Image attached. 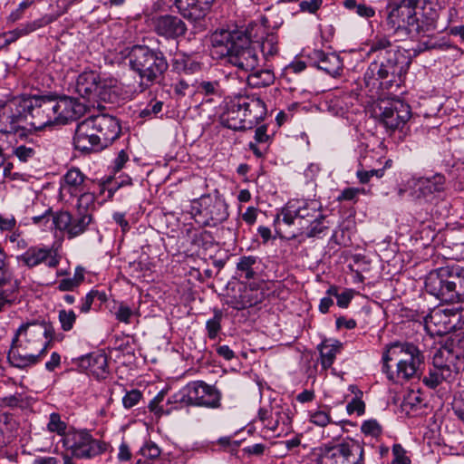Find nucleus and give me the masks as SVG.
Segmentation results:
<instances>
[{
  "label": "nucleus",
  "mask_w": 464,
  "mask_h": 464,
  "mask_svg": "<svg viewBox=\"0 0 464 464\" xmlns=\"http://www.w3.org/2000/svg\"><path fill=\"white\" fill-rule=\"evenodd\" d=\"M316 464H364V449L350 437L334 440L320 449Z\"/></svg>",
  "instance_id": "6"
},
{
  "label": "nucleus",
  "mask_w": 464,
  "mask_h": 464,
  "mask_svg": "<svg viewBox=\"0 0 464 464\" xmlns=\"http://www.w3.org/2000/svg\"><path fill=\"white\" fill-rule=\"evenodd\" d=\"M28 324L27 323L20 327L8 353L10 363L17 368H26L29 365L28 340L26 338V327Z\"/></svg>",
  "instance_id": "26"
},
{
  "label": "nucleus",
  "mask_w": 464,
  "mask_h": 464,
  "mask_svg": "<svg viewBox=\"0 0 464 464\" xmlns=\"http://www.w3.org/2000/svg\"><path fill=\"white\" fill-rule=\"evenodd\" d=\"M392 455V464H411V459L407 456L406 450L401 444L393 445Z\"/></svg>",
  "instance_id": "57"
},
{
  "label": "nucleus",
  "mask_w": 464,
  "mask_h": 464,
  "mask_svg": "<svg viewBox=\"0 0 464 464\" xmlns=\"http://www.w3.org/2000/svg\"><path fill=\"white\" fill-rule=\"evenodd\" d=\"M87 177L77 168L70 169L63 177L60 183V197L63 200L69 201L71 198L87 190Z\"/></svg>",
  "instance_id": "22"
},
{
  "label": "nucleus",
  "mask_w": 464,
  "mask_h": 464,
  "mask_svg": "<svg viewBox=\"0 0 464 464\" xmlns=\"http://www.w3.org/2000/svg\"><path fill=\"white\" fill-rule=\"evenodd\" d=\"M47 191H48V188H45V187H44V190H42L40 192L36 191V196H35V198L34 199L33 205H32L31 217L33 215H35V213H41L43 211L44 204H48V206H50L51 199L48 198V196L46 193Z\"/></svg>",
  "instance_id": "49"
},
{
  "label": "nucleus",
  "mask_w": 464,
  "mask_h": 464,
  "mask_svg": "<svg viewBox=\"0 0 464 464\" xmlns=\"http://www.w3.org/2000/svg\"><path fill=\"white\" fill-rule=\"evenodd\" d=\"M87 106L75 98L57 97L55 123H67L82 116Z\"/></svg>",
  "instance_id": "25"
},
{
  "label": "nucleus",
  "mask_w": 464,
  "mask_h": 464,
  "mask_svg": "<svg viewBox=\"0 0 464 464\" xmlns=\"http://www.w3.org/2000/svg\"><path fill=\"white\" fill-rule=\"evenodd\" d=\"M382 362V371L388 379L401 382L419 376L424 355L412 343L395 342L386 346Z\"/></svg>",
  "instance_id": "2"
},
{
  "label": "nucleus",
  "mask_w": 464,
  "mask_h": 464,
  "mask_svg": "<svg viewBox=\"0 0 464 464\" xmlns=\"http://www.w3.org/2000/svg\"><path fill=\"white\" fill-rule=\"evenodd\" d=\"M320 210L321 204L315 199L290 200L282 210V220L288 226L297 225L303 230L306 223L321 214Z\"/></svg>",
  "instance_id": "12"
},
{
  "label": "nucleus",
  "mask_w": 464,
  "mask_h": 464,
  "mask_svg": "<svg viewBox=\"0 0 464 464\" xmlns=\"http://www.w3.org/2000/svg\"><path fill=\"white\" fill-rule=\"evenodd\" d=\"M66 423L61 420V417L58 413H52L49 417V422L47 424L48 430L50 432H56L61 436H64L67 432L66 430Z\"/></svg>",
  "instance_id": "47"
},
{
  "label": "nucleus",
  "mask_w": 464,
  "mask_h": 464,
  "mask_svg": "<svg viewBox=\"0 0 464 464\" xmlns=\"http://www.w3.org/2000/svg\"><path fill=\"white\" fill-rule=\"evenodd\" d=\"M141 398V392L137 389H132L126 392L122 397V405L125 409H131L140 401Z\"/></svg>",
  "instance_id": "52"
},
{
  "label": "nucleus",
  "mask_w": 464,
  "mask_h": 464,
  "mask_svg": "<svg viewBox=\"0 0 464 464\" xmlns=\"http://www.w3.org/2000/svg\"><path fill=\"white\" fill-rule=\"evenodd\" d=\"M422 402V399L419 392L411 391L404 396L402 401V407L404 410H414L417 409Z\"/></svg>",
  "instance_id": "54"
},
{
  "label": "nucleus",
  "mask_w": 464,
  "mask_h": 464,
  "mask_svg": "<svg viewBox=\"0 0 464 464\" xmlns=\"http://www.w3.org/2000/svg\"><path fill=\"white\" fill-rule=\"evenodd\" d=\"M461 350L451 342L446 343L435 351L432 364L456 375L459 370Z\"/></svg>",
  "instance_id": "23"
},
{
  "label": "nucleus",
  "mask_w": 464,
  "mask_h": 464,
  "mask_svg": "<svg viewBox=\"0 0 464 464\" xmlns=\"http://www.w3.org/2000/svg\"><path fill=\"white\" fill-rule=\"evenodd\" d=\"M348 414L356 413L357 415H362L365 411V404L362 401L361 397L353 398L346 406Z\"/></svg>",
  "instance_id": "61"
},
{
  "label": "nucleus",
  "mask_w": 464,
  "mask_h": 464,
  "mask_svg": "<svg viewBox=\"0 0 464 464\" xmlns=\"http://www.w3.org/2000/svg\"><path fill=\"white\" fill-rule=\"evenodd\" d=\"M95 298H98L99 300L102 301L105 299V294L101 293L97 290H92L90 291L84 298L81 300V304L79 306V309L82 313H88L91 310L92 304Z\"/></svg>",
  "instance_id": "48"
},
{
  "label": "nucleus",
  "mask_w": 464,
  "mask_h": 464,
  "mask_svg": "<svg viewBox=\"0 0 464 464\" xmlns=\"http://www.w3.org/2000/svg\"><path fill=\"white\" fill-rule=\"evenodd\" d=\"M341 347L342 343L339 341L324 340L318 344L317 349L320 353V363L324 370L333 365Z\"/></svg>",
  "instance_id": "33"
},
{
  "label": "nucleus",
  "mask_w": 464,
  "mask_h": 464,
  "mask_svg": "<svg viewBox=\"0 0 464 464\" xmlns=\"http://www.w3.org/2000/svg\"><path fill=\"white\" fill-rule=\"evenodd\" d=\"M264 298L265 293L262 290L250 285L248 286H245L240 291L238 297L235 296L229 302V304L234 309L242 310L261 303Z\"/></svg>",
  "instance_id": "28"
},
{
  "label": "nucleus",
  "mask_w": 464,
  "mask_h": 464,
  "mask_svg": "<svg viewBox=\"0 0 464 464\" xmlns=\"http://www.w3.org/2000/svg\"><path fill=\"white\" fill-rule=\"evenodd\" d=\"M310 57L318 69L324 71L331 76L336 77L343 72V60L335 53H325L323 50H314Z\"/></svg>",
  "instance_id": "27"
},
{
  "label": "nucleus",
  "mask_w": 464,
  "mask_h": 464,
  "mask_svg": "<svg viewBox=\"0 0 464 464\" xmlns=\"http://www.w3.org/2000/svg\"><path fill=\"white\" fill-rule=\"evenodd\" d=\"M42 262H44L49 267H55L58 265V259L53 256L51 248H34L31 253V266Z\"/></svg>",
  "instance_id": "40"
},
{
  "label": "nucleus",
  "mask_w": 464,
  "mask_h": 464,
  "mask_svg": "<svg viewBox=\"0 0 464 464\" xmlns=\"http://www.w3.org/2000/svg\"><path fill=\"white\" fill-rule=\"evenodd\" d=\"M73 143L81 151L100 150L104 149L102 140H98L93 126L89 118L79 122L73 137Z\"/></svg>",
  "instance_id": "24"
},
{
  "label": "nucleus",
  "mask_w": 464,
  "mask_h": 464,
  "mask_svg": "<svg viewBox=\"0 0 464 464\" xmlns=\"http://www.w3.org/2000/svg\"><path fill=\"white\" fill-rule=\"evenodd\" d=\"M384 175V169H372L370 170H365L363 169H360L356 172V177L359 181L362 184L368 183L372 177L382 178Z\"/></svg>",
  "instance_id": "56"
},
{
  "label": "nucleus",
  "mask_w": 464,
  "mask_h": 464,
  "mask_svg": "<svg viewBox=\"0 0 464 464\" xmlns=\"http://www.w3.org/2000/svg\"><path fill=\"white\" fill-rule=\"evenodd\" d=\"M34 334H43L46 341L44 343V348L41 350V353H44L47 347L49 346L52 339V330L51 326L48 324H41V325H35V329L34 330Z\"/></svg>",
  "instance_id": "62"
},
{
  "label": "nucleus",
  "mask_w": 464,
  "mask_h": 464,
  "mask_svg": "<svg viewBox=\"0 0 464 464\" xmlns=\"http://www.w3.org/2000/svg\"><path fill=\"white\" fill-rule=\"evenodd\" d=\"M402 67L399 64L398 56L379 57L373 60L364 73V80L368 85L375 84V81L382 84L384 80L387 82H395L396 77L400 76Z\"/></svg>",
  "instance_id": "14"
},
{
  "label": "nucleus",
  "mask_w": 464,
  "mask_h": 464,
  "mask_svg": "<svg viewBox=\"0 0 464 464\" xmlns=\"http://www.w3.org/2000/svg\"><path fill=\"white\" fill-rule=\"evenodd\" d=\"M80 366L96 378H104L108 369L107 356L104 353H90L82 357Z\"/></svg>",
  "instance_id": "29"
},
{
  "label": "nucleus",
  "mask_w": 464,
  "mask_h": 464,
  "mask_svg": "<svg viewBox=\"0 0 464 464\" xmlns=\"http://www.w3.org/2000/svg\"><path fill=\"white\" fill-rule=\"evenodd\" d=\"M163 102L160 101L150 102L141 111V117H152L162 111Z\"/></svg>",
  "instance_id": "59"
},
{
  "label": "nucleus",
  "mask_w": 464,
  "mask_h": 464,
  "mask_svg": "<svg viewBox=\"0 0 464 464\" xmlns=\"http://www.w3.org/2000/svg\"><path fill=\"white\" fill-rule=\"evenodd\" d=\"M322 0H304L299 4L300 10L309 14H315V12L321 7Z\"/></svg>",
  "instance_id": "64"
},
{
  "label": "nucleus",
  "mask_w": 464,
  "mask_h": 464,
  "mask_svg": "<svg viewBox=\"0 0 464 464\" xmlns=\"http://www.w3.org/2000/svg\"><path fill=\"white\" fill-rule=\"evenodd\" d=\"M77 200V210L78 213H90V211L94 208L95 203V195L89 191V188L87 190H83L82 193H79Z\"/></svg>",
  "instance_id": "43"
},
{
  "label": "nucleus",
  "mask_w": 464,
  "mask_h": 464,
  "mask_svg": "<svg viewBox=\"0 0 464 464\" xmlns=\"http://www.w3.org/2000/svg\"><path fill=\"white\" fill-rule=\"evenodd\" d=\"M128 59L130 69L138 73L146 85L159 82L169 68L163 53L146 45H134L129 53Z\"/></svg>",
  "instance_id": "4"
},
{
  "label": "nucleus",
  "mask_w": 464,
  "mask_h": 464,
  "mask_svg": "<svg viewBox=\"0 0 464 464\" xmlns=\"http://www.w3.org/2000/svg\"><path fill=\"white\" fill-rule=\"evenodd\" d=\"M397 46L394 45L386 36H375L372 41L368 53H377L379 57L398 56Z\"/></svg>",
  "instance_id": "35"
},
{
  "label": "nucleus",
  "mask_w": 464,
  "mask_h": 464,
  "mask_svg": "<svg viewBox=\"0 0 464 464\" xmlns=\"http://www.w3.org/2000/svg\"><path fill=\"white\" fill-rule=\"evenodd\" d=\"M455 377V374L442 370L439 367H434L429 371L428 375L423 377V383L430 388L435 389L443 382H450Z\"/></svg>",
  "instance_id": "36"
},
{
  "label": "nucleus",
  "mask_w": 464,
  "mask_h": 464,
  "mask_svg": "<svg viewBox=\"0 0 464 464\" xmlns=\"http://www.w3.org/2000/svg\"><path fill=\"white\" fill-rule=\"evenodd\" d=\"M173 67L179 72L193 74L200 71L201 63L188 56H182L181 58H176L174 60Z\"/></svg>",
  "instance_id": "41"
},
{
  "label": "nucleus",
  "mask_w": 464,
  "mask_h": 464,
  "mask_svg": "<svg viewBox=\"0 0 464 464\" xmlns=\"http://www.w3.org/2000/svg\"><path fill=\"white\" fill-rule=\"evenodd\" d=\"M198 222L204 226L215 227L228 218L227 205L219 196L206 195L198 200Z\"/></svg>",
  "instance_id": "13"
},
{
  "label": "nucleus",
  "mask_w": 464,
  "mask_h": 464,
  "mask_svg": "<svg viewBox=\"0 0 464 464\" xmlns=\"http://www.w3.org/2000/svg\"><path fill=\"white\" fill-rule=\"evenodd\" d=\"M248 83L256 88L265 87L272 84L275 81V74L269 69L253 71L247 77Z\"/></svg>",
  "instance_id": "38"
},
{
  "label": "nucleus",
  "mask_w": 464,
  "mask_h": 464,
  "mask_svg": "<svg viewBox=\"0 0 464 464\" xmlns=\"http://www.w3.org/2000/svg\"><path fill=\"white\" fill-rule=\"evenodd\" d=\"M63 447L70 450L72 457L91 459L107 450L104 441L94 439L86 430H70L61 439Z\"/></svg>",
  "instance_id": "7"
},
{
  "label": "nucleus",
  "mask_w": 464,
  "mask_h": 464,
  "mask_svg": "<svg viewBox=\"0 0 464 464\" xmlns=\"http://www.w3.org/2000/svg\"><path fill=\"white\" fill-rule=\"evenodd\" d=\"M346 95H334L329 99L328 110L335 115H343L348 110V104L345 102Z\"/></svg>",
  "instance_id": "45"
},
{
  "label": "nucleus",
  "mask_w": 464,
  "mask_h": 464,
  "mask_svg": "<svg viewBox=\"0 0 464 464\" xmlns=\"http://www.w3.org/2000/svg\"><path fill=\"white\" fill-rule=\"evenodd\" d=\"M75 92L89 101L106 100V90L99 74L94 71H84L76 79Z\"/></svg>",
  "instance_id": "16"
},
{
  "label": "nucleus",
  "mask_w": 464,
  "mask_h": 464,
  "mask_svg": "<svg viewBox=\"0 0 464 464\" xmlns=\"http://www.w3.org/2000/svg\"><path fill=\"white\" fill-rule=\"evenodd\" d=\"M385 12L387 30L411 36L420 32L415 0H390Z\"/></svg>",
  "instance_id": "5"
},
{
  "label": "nucleus",
  "mask_w": 464,
  "mask_h": 464,
  "mask_svg": "<svg viewBox=\"0 0 464 464\" xmlns=\"http://www.w3.org/2000/svg\"><path fill=\"white\" fill-rule=\"evenodd\" d=\"M98 134V140H102L104 148L115 140L121 133V126L118 120L109 114H98L88 117Z\"/></svg>",
  "instance_id": "18"
},
{
  "label": "nucleus",
  "mask_w": 464,
  "mask_h": 464,
  "mask_svg": "<svg viewBox=\"0 0 464 464\" xmlns=\"http://www.w3.org/2000/svg\"><path fill=\"white\" fill-rule=\"evenodd\" d=\"M136 314L137 312L124 303H121L114 312L116 320L126 324H130L131 323V318Z\"/></svg>",
  "instance_id": "46"
},
{
  "label": "nucleus",
  "mask_w": 464,
  "mask_h": 464,
  "mask_svg": "<svg viewBox=\"0 0 464 464\" xmlns=\"http://www.w3.org/2000/svg\"><path fill=\"white\" fill-rule=\"evenodd\" d=\"M462 308L438 306L424 319V327L430 336H442L457 328Z\"/></svg>",
  "instance_id": "10"
},
{
  "label": "nucleus",
  "mask_w": 464,
  "mask_h": 464,
  "mask_svg": "<svg viewBox=\"0 0 464 464\" xmlns=\"http://www.w3.org/2000/svg\"><path fill=\"white\" fill-rule=\"evenodd\" d=\"M221 314L217 313L215 315L208 319L206 324V328L208 330V335L210 339H216L218 332L220 331L221 324Z\"/></svg>",
  "instance_id": "55"
},
{
  "label": "nucleus",
  "mask_w": 464,
  "mask_h": 464,
  "mask_svg": "<svg viewBox=\"0 0 464 464\" xmlns=\"http://www.w3.org/2000/svg\"><path fill=\"white\" fill-rule=\"evenodd\" d=\"M160 449L153 441H146L138 452L148 459H155L160 457Z\"/></svg>",
  "instance_id": "50"
},
{
  "label": "nucleus",
  "mask_w": 464,
  "mask_h": 464,
  "mask_svg": "<svg viewBox=\"0 0 464 464\" xmlns=\"http://www.w3.org/2000/svg\"><path fill=\"white\" fill-rule=\"evenodd\" d=\"M68 224L65 227H60V231H65L69 238H72L82 234L92 221V216L91 213H81L77 217L72 218V215L67 212Z\"/></svg>",
  "instance_id": "31"
},
{
  "label": "nucleus",
  "mask_w": 464,
  "mask_h": 464,
  "mask_svg": "<svg viewBox=\"0 0 464 464\" xmlns=\"http://www.w3.org/2000/svg\"><path fill=\"white\" fill-rule=\"evenodd\" d=\"M265 28L263 27L262 33L259 34V38L255 39L256 50H260L265 59L268 60L270 57L275 56L278 52V37L274 33H268L264 36Z\"/></svg>",
  "instance_id": "34"
},
{
  "label": "nucleus",
  "mask_w": 464,
  "mask_h": 464,
  "mask_svg": "<svg viewBox=\"0 0 464 464\" xmlns=\"http://www.w3.org/2000/svg\"><path fill=\"white\" fill-rule=\"evenodd\" d=\"M327 229L328 222H326L324 217L320 214L310 220V222L306 223L304 228L300 231V234H304L307 237H320Z\"/></svg>",
  "instance_id": "37"
},
{
  "label": "nucleus",
  "mask_w": 464,
  "mask_h": 464,
  "mask_svg": "<svg viewBox=\"0 0 464 464\" xmlns=\"http://www.w3.org/2000/svg\"><path fill=\"white\" fill-rule=\"evenodd\" d=\"M195 92L206 97V102H213L215 98H221L224 90L218 80H200L195 82Z\"/></svg>",
  "instance_id": "32"
},
{
  "label": "nucleus",
  "mask_w": 464,
  "mask_h": 464,
  "mask_svg": "<svg viewBox=\"0 0 464 464\" xmlns=\"http://www.w3.org/2000/svg\"><path fill=\"white\" fill-rule=\"evenodd\" d=\"M57 96L31 88V128L41 130L55 123Z\"/></svg>",
  "instance_id": "9"
},
{
  "label": "nucleus",
  "mask_w": 464,
  "mask_h": 464,
  "mask_svg": "<svg viewBox=\"0 0 464 464\" xmlns=\"http://www.w3.org/2000/svg\"><path fill=\"white\" fill-rule=\"evenodd\" d=\"M362 431L366 435L377 437L382 433V427L375 420H365L362 424Z\"/></svg>",
  "instance_id": "58"
},
{
  "label": "nucleus",
  "mask_w": 464,
  "mask_h": 464,
  "mask_svg": "<svg viewBox=\"0 0 464 464\" xmlns=\"http://www.w3.org/2000/svg\"><path fill=\"white\" fill-rule=\"evenodd\" d=\"M380 121L391 130L401 129L411 117V108L401 101H394L389 106L381 108Z\"/></svg>",
  "instance_id": "17"
},
{
  "label": "nucleus",
  "mask_w": 464,
  "mask_h": 464,
  "mask_svg": "<svg viewBox=\"0 0 464 464\" xmlns=\"http://www.w3.org/2000/svg\"><path fill=\"white\" fill-rule=\"evenodd\" d=\"M266 408L280 426L289 428L292 422V415L288 406L276 403Z\"/></svg>",
  "instance_id": "39"
},
{
  "label": "nucleus",
  "mask_w": 464,
  "mask_h": 464,
  "mask_svg": "<svg viewBox=\"0 0 464 464\" xmlns=\"http://www.w3.org/2000/svg\"><path fill=\"white\" fill-rule=\"evenodd\" d=\"M152 25L158 35L168 40L182 37L188 30L182 19L172 14H163L153 18Z\"/></svg>",
  "instance_id": "21"
},
{
  "label": "nucleus",
  "mask_w": 464,
  "mask_h": 464,
  "mask_svg": "<svg viewBox=\"0 0 464 464\" xmlns=\"http://www.w3.org/2000/svg\"><path fill=\"white\" fill-rule=\"evenodd\" d=\"M26 34V28L15 29L8 33H5L3 36H0V48L5 44L15 41L21 35H25Z\"/></svg>",
  "instance_id": "60"
},
{
  "label": "nucleus",
  "mask_w": 464,
  "mask_h": 464,
  "mask_svg": "<svg viewBox=\"0 0 464 464\" xmlns=\"http://www.w3.org/2000/svg\"><path fill=\"white\" fill-rule=\"evenodd\" d=\"M257 420L261 422L263 429L267 431L276 433L280 429V425L273 418L271 412L267 411V408L266 407H262L259 409L257 413Z\"/></svg>",
  "instance_id": "44"
},
{
  "label": "nucleus",
  "mask_w": 464,
  "mask_h": 464,
  "mask_svg": "<svg viewBox=\"0 0 464 464\" xmlns=\"http://www.w3.org/2000/svg\"><path fill=\"white\" fill-rule=\"evenodd\" d=\"M5 281H0V312L7 304L9 295L13 291L11 277H5Z\"/></svg>",
  "instance_id": "53"
},
{
  "label": "nucleus",
  "mask_w": 464,
  "mask_h": 464,
  "mask_svg": "<svg viewBox=\"0 0 464 464\" xmlns=\"http://www.w3.org/2000/svg\"><path fill=\"white\" fill-rule=\"evenodd\" d=\"M310 420L320 427H324L331 422V417L324 411H317L310 415Z\"/></svg>",
  "instance_id": "63"
},
{
  "label": "nucleus",
  "mask_w": 464,
  "mask_h": 464,
  "mask_svg": "<svg viewBox=\"0 0 464 464\" xmlns=\"http://www.w3.org/2000/svg\"><path fill=\"white\" fill-rule=\"evenodd\" d=\"M221 121L228 129L235 130H246L245 122L243 121V111L240 106H237V97L227 103L226 110L221 115Z\"/></svg>",
  "instance_id": "30"
},
{
  "label": "nucleus",
  "mask_w": 464,
  "mask_h": 464,
  "mask_svg": "<svg viewBox=\"0 0 464 464\" xmlns=\"http://www.w3.org/2000/svg\"><path fill=\"white\" fill-rule=\"evenodd\" d=\"M175 403L195 405L207 408L220 406V393L212 385L198 381L189 382L173 396Z\"/></svg>",
  "instance_id": "8"
},
{
  "label": "nucleus",
  "mask_w": 464,
  "mask_h": 464,
  "mask_svg": "<svg viewBox=\"0 0 464 464\" xmlns=\"http://www.w3.org/2000/svg\"><path fill=\"white\" fill-rule=\"evenodd\" d=\"M426 291L444 303L464 301V268L441 267L431 271L425 280Z\"/></svg>",
  "instance_id": "3"
},
{
  "label": "nucleus",
  "mask_w": 464,
  "mask_h": 464,
  "mask_svg": "<svg viewBox=\"0 0 464 464\" xmlns=\"http://www.w3.org/2000/svg\"><path fill=\"white\" fill-rule=\"evenodd\" d=\"M157 3L158 9L163 6H175L178 13L185 19L197 23L204 19L210 10L214 0H160Z\"/></svg>",
  "instance_id": "15"
},
{
  "label": "nucleus",
  "mask_w": 464,
  "mask_h": 464,
  "mask_svg": "<svg viewBox=\"0 0 464 464\" xmlns=\"http://www.w3.org/2000/svg\"><path fill=\"white\" fill-rule=\"evenodd\" d=\"M411 197L418 202H430L446 189V178L440 173L430 177H412L407 180Z\"/></svg>",
  "instance_id": "11"
},
{
  "label": "nucleus",
  "mask_w": 464,
  "mask_h": 464,
  "mask_svg": "<svg viewBox=\"0 0 464 464\" xmlns=\"http://www.w3.org/2000/svg\"><path fill=\"white\" fill-rule=\"evenodd\" d=\"M257 258L253 256H242L237 264V269L240 276H244L246 279L253 278L256 272L254 266L256 264Z\"/></svg>",
  "instance_id": "42"
},
{
  "label": "nucleus",
  "mask_w": 464,
  "mask_h": 464,
  "mask_svg": "<svg viewBox=\"0 0 464 464\" xmlns=\"http://www.w3.org/2000/svg\"><path fill=\"white\" fill-rule=\"evenodd\" d=\"M263 26L250 23L246 28L218 29L211 34L213 53L227 57V62L244 72L254 71L259 63L255 39L259 38Z\"/></svg>",
  "instance_id": "1"
},
{
  "label": "nucleus",
  "mask_w": 464,
  "mask_h": 464,
  "mask_svg": "<svg viewBox=\"0 0 464 464\" xmlns=\"http://www.w3.org/2000/svg\"><path fill=\"white\" fill-rule=\"evenodd\" d=\"M68 218L66 211L53 214L52 208L48 204H44L43 211L31 217V225L40 232H52L54 228L60 230V227H65Z\"/></svg>",
  "instance_id": "20"
},
{
  "label": "nucleus",
  "mask_w": 464,
  "mask_h": 464,
  "mask_svg": "<svg viewBox=\"0 0 464 464\" xmlns=\"http://www.w3.org/2000/svg\"><path fill=\"white\" fill-rule=\"evenodd\" d=\"M59 321L63 331H70L76 321V314L72 310H61Z\"/></svg>",
  "instance_id": "51"
},
{
  "label": "nucleus",
  "mask_w": 464,
  "mask_h": 464,
  "mask_svg": "<svg viewBox=\"0 0 464 464\" xmlns=\"http://www.w3.org/2000/svg\"><path fill=\"white\" fill-rule=\"evenodd\" d=\"M237 106L243 111V121L246 129H252L264 120L266 115V106L263 100L256 96H238Z\"/></svg>",
  "instance_id": "19"
}]
</instances>
